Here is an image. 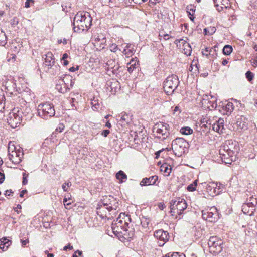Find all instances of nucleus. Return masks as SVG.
Returning <instances> with one entry per match:
<instances>
[{
  "label": "nucleus",
  "mask_w": 257,
  "mask_h": 257,
  "mask_svg": "<svg viewBox=\"0 0 257 257\" xmlns=\"http://www.w3.org/2000/svg\"><path fill=\"white\" fill-rule=\"evenodd\" d=\"M244 232L245 233V234L248 236L250 235L251 232H252L251 230L250 229H246V230H244Z\"/></svg>",
  "instance_id": "nucleus-64"
},
{
  "label": "nucleus",
  "mask_w": 257,
  "mask_h": 257,
  "mask_svg": "<svg viewBox=\"0 0 257 257\" xmlns=\"http://www.w3.org/2000/svg\"><path fill=\"white\" fill-rule=\"evenodd\" d=\"M110 133V131L109 130H105L103 131L101 133V135L104 136L105 137H107L108 135Z\"/></svg>",
  "instance_id": "nucleus-56"
},
{
  "label": "nucleus",
  "mask_w": 257,
  "mask_h": 257,
  "mask_svg": "<svg viewBox=\"0 0 257 257\" xmlns=\"http://www.w3.org/2000/svg\"><path fill=\"white\" fill-rule=\"evenodd\" d=\"M18 21L17 18H14L13 21L12 22V25L13 26H16V25H17L18 24Z\"/></svg>",
  "instance_id": "nucleus-63"
},
{
  "label": "nucleus",
  "mask_w": 257,
  "mask_h": 257,
  "mask_svg": "<svg viewBox=\"0 0 257 257\" xmlns=\"http://www.w3.org/2000/svg\"><path fill=\"white\" fill-rule=\"evenodd\" d=\"M202 103L205 108H207L210 110L215 109L217 106L216 97L207 95L203 96Z\"/></svg>",
  "instance_id": "nucleus-12"
},
{
  "label": "nucleus",
  "mask_w": 257,
  "mask_h": 257,
  "mask_svg": "<svg viewBox=\"0 0 257 257\" xmlns=\"http://www.w3.org/2000/svg\"><path fill=\"white\" fill-rule=\"evenodd\" d=\"M183 47H184L183 51V53L186 55H190L191 53V47L190 44L187 42H185L184 44Z\"/></svg>",
  "instance_id": "nucleus-35"
},
{
  "label": "nucleus",
  "mask_w": 257,
  "mask_h": 257,
  "mask_svg": "<svg viewBox=\"0 0 257 257\" xmlns=\"http://www.w3.org/2000/svg\"><path fill=\"white\" fill-rule=\"evenodd\" d=\"M247 202L248 203V204H250L251 206L255 208V206L257 205V199L256 198L251 197L250 198L249 201H247Z\"/></svg>",
  "instance_id": "nucleus-41"
},
{
  "label": "nucleus",
  "mask_w": 257,
  "mask_h": 257,
  "mask_svg": "<svg viewBox=\"0 0 257 257\" xmlns=\"http://www.w3.org/2000/svg\"><path fill=\"white\" fill-rule=\"evenodd\" d=\"M5 180V175L0 172V184L2 183Z\"/></svg>",
  "instance_id": "nucleus-59"
},
{
  "label": "nucleus",
  "mask_w": 257,
  "mask_h": 257,
  "mask_svg": "<svg viewBox=\"0 0 257 257\" xmlns=\"http://www.w3.org/2000/svg\"><path fill=\"white\" fill-rule=\"evenodd\" d=\"M187 12L188 13V16L190 18V19L192 20V21H193L194 20V17H193V14H192L191 13V12L190 11H192V13H193L195 10L193 9V8H191V9H189V7H187Z\"/></svg>",
  "instance_id": "nucleus-46"
},
{
  "label": "nucleus",
  "mask_w": 257,
  "mask_h": 257,
  "mask_svg": "<svg viewBox=\"0 0 257 257\" xmlns=\"http://www.w3.org/2000/svg\"><path fill=\"white\" fill-rule=\"evenodd\" d=\"M189 256L188 257H198L197 254L194 252H189Z\"/></svg>",
  "instance_id": "nucleus-62"
},
{
  "label": "nucleus",
  "mask_w": 257,
  "mask_h": 257,
  "mask_svg": "<svg viewBox=\"0 0 257 257\" xmlns=\"http://www.w3.org/2000/svg\"><path fill=\"white\" fill-rule=\"evenodd\" d=\"M139 61L137 58L132 59L131 61L127 63V68L130 73H131L136 68L138 65Z\"/></svg>",
  "instance_id": "nucleus-27"
},
{
  "label": "nucleus",
  "mask_w": 257,
  "mask_h": 257,
  "mask_svg": "<svg viewBox=\"0 0 257 257\" xmlns=\"http://www.w3.org/2000/svg\"><path fill=\"white\" fill-rule=\"evenodd\" d=\"M202 217L204 219L211 222L216 221L218 219V213L217 209L215 207L206 209L202 211Z\"/></svg>",
  "instance_id": "nucleus-9"
},
{
  "label": "nucleus",
  "mask_w": 257,
  "mask_h": 257,
  "mask_svg": "<svg viewBox=\"0 0 257 257\" xmlns=\"http://www.w3.org/2000/svg\"><path fill=\"white\" fill-rule=\"evenodd\" d=\"M63 85L68 86V87L72 88L74 84V80H73L72 77L69 75H66L61 81Z\"/></svg>",
  "instance_id": "nucleus-24"
},
{
  "label": "nucleus",
  "mask_w": 257,
  "mask_h": 257,
  "mask_svg": "<svg viewBox=\"0 0 257 257\" xmlns=\"http://www.w3.org/2000/svg\"><path fill=\"white\" fill-rule=\"evenodd\" d=\"M158 176L156 175L152 176L149 178H143L140 182L141 186H148L154 185L158 180Z\"/></svg>",
  "instance_id": "nucleus-21"
},
{
  "label": "nucleus",
  "mask_w": 257,
  "mask_h": 257,
  "mask_svg": "<svg viewBox=\"0 0 257 257\" xmlns=\"http://www.w3.org/2000/svg\"><path fill=\"white\" fill-rule=\"evenodd\" d=\"M179 84L178 77L175 75L169 76L164 81L163 88L168 95L172 94L176 89Z\"/></svg>",
  "instance_id": "nucleus-4"
},
{
  "label": "nucleus",
  "mask_w": 257,
  "mask_h": 257,
  "mask_svg": "<svg viewBox=\"0 0 257 257\" xmlns=\"http://www.w3.org/2000/svg\"><path fill=\"white\" fill-rule=\"evenodd\" d=\"M200 125L202 128H208L210 127L211 124L208 123L206 120H205V119H204L203 120H201Z\"/></svg>",
  "instance_id": "nucleus-45"
},
{
  "label": "nucleus",
  "mask_w": 257,
  "mask_h": 257,
  "mask_svg": "<svg viewBox=\"0 0 257 257\" xmlns=\"http://www.w3.org/2000/svg\"><path fill=\"white\" fill-rule=\"evenodd\" d=\"M28 177V174H26L25 172L23 173V181H22L23 185H26L27 184Z\"/></svg>",
  "instance_id": "nucleus-48"
},
{
  "label": "nucleus",
  "mask_w": 257,
  "mask_h": 257,
  "mask_svg": "<svg viewBox=\"0 0 257 257\" xmlns=\"http://www.w3.org/2000/svg\"><path fill=\"white\" fill-rule=\"evenodd\" d=\"M135 50L130 49L127 50V57H129L132 56L135 52Z\"/></svg>",
  "instance_id": "nucleus-52"
},
{
  "label": "nucleus",
  "mask_w": 257,
  "mask_h": 257,
  "mask_svg": "<svg viewBox=\"0 0 257 257\" xmlns=\"http://www.w3.org/2000/svg\"><path fill=\"white\" fill-rule=\"evenodd\" d=\"M56 89L60 93H65L70 90V87H68L65 85H63V83L57 84Z\"/></svg>",
  "instance_id": "nucleus-30"
},
{
  "label": "nucleus",
  "mask_w": 257,
  "mask_h": 257,
  "mask_svg": "<svg viewBox=\"0 0 257 257\" xmlns=\"http://www.w3.org/2000/svg\"><path fill=\"white\" fill-rule=\"evenodd\" d=\"M44 65L45 66H47L48 68H51L54 65L55 60L54 55L51 52H48L45 55Z\"/></svg>",
  "instance_id": "nucleus-20"
},
{
  "label": "nucleus",
  "mask_w": 257,
  "mask_h": 257,
  "mask_svg": "<svg viewBox=\"0 0 257 257\" xmlns=\"http://www.w3.org/2000/svg\"><path fill=\"white\" fill-rule=\"evenodd\" d=\"M245 76L247 80L251 82L254 78V74L250 71H248L245 73Z\"/></svg>",
  "instance_id": "nucleus-43"
},
{
  "label": "nucleus",
  "mask_w": 257,
  "mask_h": 257,
  "mask_svg": "<svg viewBox=\"0 0 257 257\" xmlns=\"http://www.w3.org/2000/svg\"><path fill=\"white\" fill-rule=\"evenodd\" d=\"M8 158L14 164H18L21 161L23 156L22 150L16 149L13 144L9 143L8 144Z\"/></svg>",
  "instance_id": "nucleus-5"
},
{
  "label": "nucleus",
  "mask_w": 257,
  "mask_h": 257,
  "mask_svg": "<svg viewBox=\"0 0 257 257\" xmlns=\"http://www.w3.org/2000/svg\"><path fill=\"white\" fill-rule=\"evenodd\" d=\"M216 29L215 27L210 26L204 29V33L205 35H212L216 31Z\"/></svg>",
  "instance_id": "nucleus-31"
},
{
  "label": "nucleus",
  "mask_w": 257,
  "mask_h": 257,
  "mask_svg": "<svg viewBox=\"0 0 257 257\" xmlns=\"http://www.w3.org/2000/svg\"><path fill=\"white\" fill-rule=\"evenodd\" d=\"M30 2H34V0H26L25 3V6L26 8H29L30 7Z\"/></svg>",
  "instance_id": "nucleus-60"
},
{
  "label": "nucleus",
  "mask_w": 257,
  "mask_h": 257,
  "mask_svg": "<svg viewBox=\"0 0 257 257\" xmlns=\"http://www.w3.org/2000/svg\"><path fill=\"white\" fill-rule=\"evenodd\" d=\"M116 177L118 180L123 181V179L127 178V176L122 171H119L116 174Z\"/></svg>",
  "instance_id": "nucleus-40"
},
{
  "label": "nucleus",
  "mask_w": 257,
  "mask_h": 257,
  "mask_svg": "<svg viewBox=\"0 0 257 257\" xmlns=\"http://www.w3.org/2000/svg\"><path fill=\"white\" fill-rule=\"evenodd\" d=\"M111 212L107 211L106 207L99 206L97 205V213L102 219L107 218V219H111L115 217L114 215H111Z\"/></svg>",
  "instance_id": "nucleus-14"
},
{
  "label": "nucleus",
  "mask_w": 257,
  "mask_h": 257,
  "mask_svg": "<svg viewBox=\"0 0 257 257\" xmlns=\"http://www.w3.org/2000/svg\"><path fill=\"white\" fill-rule=\"evenodd\" d=\"M114 198L112 196H105L102 200L98 204L99 206H102L104 207H107L109 206V204L111 202V198Z\"/></svg>",
  "instance_id": "nucleus-28"
},
{
  "label": "nucleus",
  "mask_w": 257,
  "mask_h": 257,
  "mask_svg": "<svg viewBox=\"0 0 257 257\" xmlns=\"http://www.w3.org/2000/svg\"><path fill=\"white\" fill-rule=\"evenodd\" d=\"M73 246L71 245L70 244H69L68 245L64 247L63 250L67 251L68 249L72 250V249H73Z\"/></svg>",
  "instance_id": "nucleus-57"
},
{
  "label": "nucleus",
  "mask_w": 257,
  "mask_h": 257,
  "mask_svg": "<svg viewBox=\"0 0 257 257\" xmlns=\"http://www.w3.org/2000/svg\"><path fill=\"white\" fill-rule=\"evenodd\" d=\"M187 207V205L185 200L178 199V200H175L173 203H171V213H177L180 215L182 214V212L186 209ZM172 215H173V214H172Z\"/></svg>",
  "instance_id": "nucleus-8"
},
{
  "label": "nucleus",
  "mask_w": 257,
  "mask_h": 257,
  "mask_svg": "<svg viewBox=\"0 0 257 257\" xmlns=\"http://www.w3.org/2000/svg\"><path fill=\"white\" fill-rule=\"evenodd\" d=\"M135 46L133 44H131L130 43H127L125 46V48L127 50H130V49H133V50H135Z\"/></svg>",
  "instance_id": "nucleus-54"
},
{
  "label": "nucleus",
  "mask_w": 257,
  "mask_h": 257,
  "mask_svg": "<svg viewBox=\"0 0 257 257\" xmlns=\"http://www.w3.org/2000/svg\"><path fill=\"white\" fill-rule=\"evenodd\" d=\"M7 43V37L4 31L0 29V45L4 46Z\"/></svg>",
  "instance_id": "nucleus-36"
},
{
  "label": "nucleus",
  "mask_w": 257,
  "mask_h": 257,
  "mask_svg": "<svg viewBox=\"0 0 257 257\" xmlns=\"http://www.w3.org/2000/svg\"><path fill=\"white\" fill-rule=\"evenodd\" d=\"M180 132L185 135H191L193 133V130L188 126L183 127L181 128Z\"/></svg>",
  "instance_id": "nucleus-33"
},
{
  "label": "nucleus",
  "mask_w": 257,
  "mask_h": 257,
  "mask_svg": "<svg viewBox=\"0 0 257 257\" xmlns=\"http://www.w3.org/2000/svg\"><path fill=\"white\" fill-rule=\"evenodd\" d=\"M37 111L39 116L44 119H48L55 114L53 105L49 102L40 104L38 106Z\"/></svg>",
  "instance_id": "nucleus-2"
},
{
  "label": "nucleus",
  "mask_w": 257,
  "mask_h": 257,
  "mask_svg": "<svg viewBox=\"0 0 257 257\" xmlns=\"http://www.w3.org/2000/svg\"><path fill=\"white\" fill-rule=\"evenodd\" d=\"M202 53L203 55H205L208 58L209 47H206L205 48V49H203Z\"/></svg>",
  "instance_id": "nucleus-53"
},
{
  "label": "nucleus",
  "mask_w": 257,
  "mask_h": 257,
  "mask_svg": "<svg viewBox=\"0 0 257 257\" xmlns=\"http://www.w3.org/2000/svg\"><path fill=\"white\" fill-rule=\"evenodd\" d=\"M5 96L4 94H0V111L5 107Z\"/></svg>",
  "instance_id": "nucleus-44"
},
{
  "label": "nucleus",
  "mask_w": 257,
  "mask_h": 257,
  "mask_svg": "<svg viewBox=\"0 0 257 257\" xmlns=\"http://www.w3.org/2000/svg\"><path fill=\"white\" fill-rule=\"evenodd\" d=\"M110 50L112 52H116L118 50L117 45L115 44H112L110 45Z\"/></svg>",
  "instance_id": "nucleus-47"
},
{
  "label": "nucleus",
  "mask_w": 257,
  "mask_h": 257,
  "mask_svg": "<svg viewBox=\"0 0 257 257\" xmlns=\"http://www.w3.org/2000/svg\"><path fill=\"white\" fill-rule=\"evenodd\" d=\"M168 127V124L163 122L155 124L153 127L154 136L161 140H164L169 135Z\"/></svg>",
  "instance_id": "nucleus-3"
},
{
  "label": "nucleus",
  "mask_w": 257,
  "mask_h": 257,
  "mask_svg": "<svg viewBox=\"0 0 257 257\" xmlns=\"http://www.w3.org/2000/svg\"><path fill=\"white\" fill-rule=\"evenodd\" d=\"M111 202L109 204V206L106 207L107 210L110 211L111 215L116 216L118 211L117 209L119 206V203L117 199L115 198H111Z\"/></svg>",
  "instance_id": "nucleus-18"
},
{
  "label": "nucleus",
  "mask_w": 257,
  "mask_h": 257,
  "mask_svg": "<svg viewBox=\"0 0 257 257\" xmlns=\"http://www.w3.org/2000/svg\"><path fill=\"white\" fill-rule=\"evenodd\" d=\"M172 168L170 165L164 163L160 167V171L163 173V175L166 176H168L171 172Z\"/></svg>",
  "instance_id": "nucleus-26"
},
{
  "label": "nucleus",
  "mask_w": 257,
  "mask_h": 257,
  "mask_svg": "<svg viewBox=\"0 0 257 257\" xmlns=\"http://www.w3.org/2000/svg\"><path fill=\"white\" fill-rule=\"evenodd\" d=\"M135 4H140L146 2L147 0H132Z\"/></svg>",
  "instance_id": "nucleus-61"
},
{
  "label": "nucleus",
  "mask_w": 257,
  "mask_h": 257,
  "mask_svg": "<svg viewBox=\"0 0 257 257\" xmlns=\"http://www.w3.org/2000/svg\"><path fill=\"white\" fill-rule=\"evenodd\" d=\"M216 184H217V186H215V187L214 188V189L218 188V190H221L222 191L223 188V185L221 184L220 183H217Z\"/></svg>",
  "instance_id": "nucleus-58"
},
{
  "label": "nucleus",
  "mask_w": 257,
  "mask_h": 257,
  "mask_svg": "<svg viewBox=\"0 0 257 257\" xmlns=\"http://www.w3.org/2000/svg\"><path fill=\"white\" fill-rule=\"evenodd\" d=\"M8 123L12 128H15L20 124L22 121V116L19 111L16 112L14 109L12 112H10L9 117L7 118Z\"/></svg>",
  "instance_id": "nucleus-10"
},
{
  "label": "nucleus",
  "mask_w": 257,
  "mask_h": 257,
  "mask_svg": "<svg viewBox=\"0 0 257 257\" xmlns=\"http://www.w3.org/2000/svg\"><path fill=\"white\" fill-rule=\"evenodd\" d=\"M119 117H120V121H122V122H125L127 123H128L130 116L125 112H122L121 113H120L119 115Z\"/></svg>",
  "instance_id": "nucleus-38"
},
{
  "label": "nucleus",
  "mask_w": 257,
  "mask_h": 257,
  "mask_svg": "<svg viewBox=\"0 0 257 257\" xmlns=\"http://www.w3.org/2000/svg\"><path fill=\"white\" fill-rule=\"evenodd\" d=\"M106 41V39L103 35H98L97 37L95 36V44L99 45L100 47L102 45L105 44Z\"/></svg>",
  "instance_id": "nucleus-29"
},
{
  "label": "nucleus",
  "mask_w": 257,
  "mask_h": 257,
  "mask_svg": "<svg viewBox=\"0 0 257 257\" xmlns=\"http://www.w3.org/2000/svg\"><path fill=\"white\" fill-rule=\"evenodd\" d=\"M197 182H198V180H195L193 181V182L192 183L189 185L187 187V190L188 191H191V192L195 191L196 190V187L197 185Z\"/></svg>",
  "instance_id": "nucleus-39"
},
{
  "label": "nucleus",
  "mask_w": 257,
  "mask_h": 257,
  "mask_svg": "<svg viewBox=\"0 0 257 257\" xmlns=\"http://www.w3.org/2000/svg\"><path fill=\"white\" fill-rule=\"evenodd\" d=\"M215 186H217V184H215L214 183H210L209 184H207L206 185V188L208 190H211V188H214Z\"/></svg>",
  "instance_id": "nucleus-50"
},
{
  "label": "nucleus",
  "mask_w": 257,
  "mask_h": 257,
  "mask_svg": "<svg viewBox=\"0 0 257 257\" xmlns=\"http://www.w3.org/2000/svg\"><path fill=\"white\" fill-rule=\"evenodd\" d=\"M220 157L223 162L225 164H230L232 162L235 161L236 159V155L231 154V152H227L226 150L220 147L219 149Z\"/></svg>",
  "instance_id": "nucleus-13"
},
{
  "label": "nucleus",
  "mask_w": 257,
  "mask_h": 257,
  "mask_svg": "<svg viewBox=\"0 0 257 257\" xmlns=\"http://www.w3.org/2000/svg\"><path fill=\"white\" fill-rule=\"evenodd\" d=\"M154 235L156 238L160 240L161 241H167L169 240V233L162 229L155 231Z\"/></svg>",
  "instance_id": "nucleus-19"
},
{
  "label": "nucleus",
  "mask_w": 257,
  "mask_h": 257,
  "mask_svg": "<svg viewBox=\"0 0 257 257\" xmlns=\"http://www.w3.org/2000/svg\"><path fill=\"white\" fill-rule=\"evenodd\" d=\"M178 252H169L166 254L165 257H177Z\"/></svg>",
  "instance_id": "nucleus-51"
},
{
  "label": "nucleus",
  "mask_w": 257,
  "mask_h": 257,
  "mask_svg": "<svg viewBox=\"0 0 257 257\" xmlns=\"http://www.w3.org/2000/svg\"><path fill=\"white\" fill-rule=\"evenodd\" d=\"M121 237L124 239L128 240L134 236V229L127 226H122Z\"/></svg>",
  "instance_id": "nucleus-17"
},
{
  "label": "nucleus",
  "mask_w": 257,
  "mask_h": 257,
  "mask_svg": "<svg viewBox=\"0 0 257 257\" xmlns=\"http://www.w3.org/2000/svg\"><path fill=\"white\" fill-rule=\"evenodd\" d=\"M223 109L226 111V113H231L234 109V105L232 102H228L225 106H223Z\"/></svg>",
  "instance_id": "nucleus-34"
},
{
  "label": "nucleus",
  "mask_w": 257,
  "mask_h": 257,
  "mask_svg": "<svg viewBox=\"0 0 257 257\" xmlns=\"http://www.w3.org/2000/svg\"><path fill=\"white\" fill-rule=\"evenodd\" d=\"M215 51V50H213L212 48H210L209 47V53H208V58L212 57L214 58V54H211L213 51Z\"/></svg>",
  "instance_id": "nucleus-55"
},
{
  "label": "nucleus",
  "mask_w": 257,
  "mask_h": 257,
  "mask_svg": "<svg viewBox=\"0 0 257 257\" xmlns=\"http://www.w3.org/2000/svg\"><path fill=\"white\" fill-rule=\"evenodd\" d=\"M121 214L119 215V217L117 218L115 223H113L111 226V229L113 233L117 235L118 237H121V230H122V221L120 219Z\"/></svg>",
  "instance_id": "nucleus-15"
},
{
  "label": "nucleus",
  "mask_w": 257,
  "mask_h": 257,
  "mask_svg": "<svg viewBox=\"0 0 257 257\" xmlns=\"http://www.w3.org/2000/svg\"><path fill=\"white\" fill-rule=\"evenodd\" d=\"M224 119L220 118L212 125L213 130L219 133H222L224 130Z\"/></svg>",
  "instance_id": "nucleus-22"
},
{
  "label": "nucleus",
  "mask_w": 257,
  "mask_h": 257,
  "mask_svg": "<svg viewBox=\"0 0 257 257\" xmlns=\"http://www.w3.org/2000/svg\"><path fill=\"white\" fill-rule=\"evenodd\" d=\"M92 19L87 12H79L73 20V30L74 32L81 33L87 31L92 25Z\"/></svg>",
  "instance_id": "nucleus-1"
},
{
  "label": "nucleus",
  "mask_w": 257,
  "mask_h": 257,
  "mask_svg": "<svg viewBox=\"0 0 257 257\" xmlns=\"http://www.w3.org/2000/svg\"><path fill=\"white\" fill-rule=\"evenodd\" d=\"M255 210V208L251 206L250 204H248L246 202L244 203L242 206V211L245 214H247L249 216L253 215L254 211Z\"/></svg>",
  "instance_id": "nucleus-23"
},
{
  "label": "nucleus",
  "mask_w": 257,
  "mask_h": 257,
  "mask_svg": "<svg viewBox=\"0 0 257 257\" xmlns=\"http://www.w3.org/2000/svg\"><path fill=\"white\" fill-rule=\"evenodd\" d=\"M221 148L225 150L227 152H231V154H235L237 155L239 151V147L238 143L232 140H228L226 141L223 145L221 147Z\"/></svg>",
  "instance_id": "nucleus-11"
},
{
  "label": "nucleus",
  "mask_w": 257,
  "mask_h": 257,
  "mask_svg": "<svg viewBox=\"0 0 257 257\" xmlns=\"http://www.w3.org/2000/svg\"><path fill=\"white\" fill-rule=\"evenodd\" d=\"M208 244L211 252L216 254L220 253L222 250V240L217 236H211L208 240Z\"/></svg>",
  "instance_id": "nucleus-7"
},
{
  "label": "nucleus",
  "mask_w": 257,
  "mask_h": 257,
  "mask_svg": "<svg viewBox=\"0 0 257 257\" xmlns=\"http://www.w3.org/2000/svg\"><path fill=\"white\" fill-rule=\"evenodd\" d=\"M3 86L7 94L10 96L13 95L16 92V84L12 80H6L3 82Z\"/></svg>",
  "instance_id": "nucleus-16"
},
{
  "label": "nucleus",
  "mask_w": 257,
  "mask_h": 257,
  "mask_svg": "<svg viewBox=\"0 0 257 257\" xmlns=\"http://www.w3.org/2000/svg\"><path fill=\"white\" fill-rule=\"evenodd\" d=\"M12 243V241L6 237L0 239V248L3 251L6 250Z\"/></svg>",
  "instance_id": "nucleus-25"
},
{
  "label": "nucleus",
  "mask_w": 257,
  "mask_h": 257,
  "mask_svg": "<svg viewBox=\"0 0 257 257\" xmlns=\"http://www.w3.org/2000/svg\"><path fill=\"white\" fill-rule=\"evenodd\" d=\"M71 200V199L70 198L67 199L66 198H64L63 200L64 205L65 206V208L67 209H69L70 208V207H69V206L72 203Z\"/></svg>",
  "instance_id": "nucleus-42"
},
{
  "label": "nucleus",
  "mask_w": 257,
  "mask_h": 257,
  "mask_svg": "<svg viewBox=\"0 0 257 257\" xmlns=\"http://www.w3.org/2000/svg\"><path fill=\"white\" fill-rule=\"evenodd\" d=\"M91 104L92 108L93 110L97 111L99 109L100 104L97 99H96L94 98L93 99H92Z\"/></svg>",
  "instance_id": "nucleus-32"
},
{
  "label": "nucleus",
  "mask_w": 257,
  "mask_h": 257,
  "mask_svg": "<svg viewBox=\"0 0 257 257\" xmlns=\"http://www.w3.org/2000/svg\"><path fill=\"white\" fill-rule=\"evenodd\" d=\"M233 49L231 46L226 45L223 49V53L225 55H229L232 52Z\"/></svg>",
  "instance_id": "nucleus-37"
},
{
  "label": "nucleus",
  "mask_w": 257,
  "mask_h": 257,
  "mask_svg": "<svg viewBox=\"0 0 257 257\" xmlns=\"http://www.w3.org/2000/svg\"><path fill=\"white\" fill-rule=\"evenodd\" d=\"M71 183L70 182H67L64 183L62 185V189H63V191L65 192L67 191V187H69L71 186Z\"/></svg>",
  "instance_id": "nucleus-49"
},
{
  "label": "nucleus",
  "mask_w": 257,
  "mask_h": 257,
  "mask_svg": "<svg viewBox=\"0 0 257 257\" xmlns=\"http://www.w3.org/2000/svg\"><path fill=\"white\" fill-rule=\"evenodd\" d=\"M188 143L182 138H178L174 140L172 143V149L174 154L180 157L185 152Z\"/></svg>",
  "instance_id": "nucleus-6"
}]
</instances>
